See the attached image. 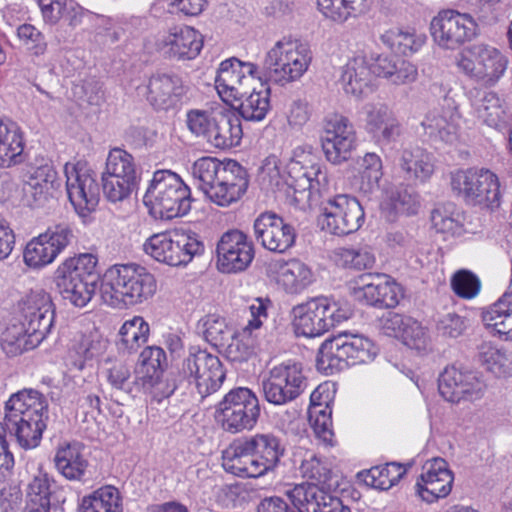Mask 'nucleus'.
Here are the masks:
<instances>
[{
	"label": "nucleus",
	"instance_id": "obj_1",
	"mask_svg": "<svg viewBox=\"0 0 512 512\" xmlns=\"http://www.w3.org/2000/svg\"><path fill=\"white\" fill-rule=\"evenodd\" d=\"M48 419V401L39 391L25 388L10 396L5 403L3 422H0V483L11 475L14 466L6 434L15 437L24 449L36 448L47 428Z\"/></svg>",
	"mask_w": 512,
	"mask_h": 512
},
{
	"label": "nucleus",
	"instance_id": "obj_2",
	"mask_svg": "<svg viewBox=\"0 0 512 512\" xmlns=\"http://www.w3.org/2000/svg\"><path fill=\"white\" fill-rule=\"evenodd\" d=\"M191 173L206 198L220 207L240 201L250 182L247 169L232 159L222 162L214 157H202L194 162Z\"/></svg>",
	"mask_w": 512,
	"mask_h": 512
},
{
	"label": "nucleus",
	"instance_id": "obj_3",
	"mask_svg": "<svg viewBox=\"0 0 512 512\" xmlns=\"http://www.w3.org/2000/svg\"><path fill=\"white\" fill-rule=\"evenodd\" d=\"M157 290L152 273L137 264H116L103 275L100 292L113 307L134 306L150 299Z\"/></svg>",
	"mask_w": 512,
	"mask_h": 512
},
{
	"label": "nucleus",
	"instance_id": "obj_4",
	"mask_svg": "<svg viewBox=\"0 0 512 512\" xmlns=\"http://www.w3.org/2000/svg\"><path fill=\"white\" fill-rule=\"evenodd\" d=\"M192 201L189 186L171 170L155 171L143 197L149 214L161 220L186 215L191 210Z\"/></svg>",
	"mask_w": 512,
	"mask_h": 512
},
{
	"label": "nucleus",
	"instance_id": "obj_5",
	"mask_svg": "<svg viewBox=\"0 0 512 512\" xmlns=\"http://www.w3.org/2000/svg\"><path fill=\"white\" fill-rule=\"evenodd\" d=\"M378 352V347L368 337L345 331L321 344L316 366L319 371L332 375L349 366L371 363Z\"/></svg>",
	"mask_w": 512,
	"mask_h": 512
},
{
	"label": "nucleus",
	"instance_id": "obj_6",
	"mask_svg": "<svg viewBox=\"0 0 512 512\" xmlns=\"http://www.w3.org/2000/svg\"><path fill=\"white\" fill-rule=\"evenodd\" d=\"M98 259L90 253L65 259L54 273V281L63 299L75 307H84L97 289L99 273Z\"/></svg>",
	"mask_w": 512,
	"mask_h": 512
},
{
	"label": "nucleus",
	"instance_id": "obj_7",
	"mask_svg": "<svg viewBox=\"0 0 512 512\" xmlns=\"http://www.w3.org/2000/svg\"><path fill=\"white\" fill-rule=\"evenodd\" d=\"M291 314L296 334L312 338L351 318L353 309L347 302L321 296L294 306Z\"/></svg>",
	"mask_w": 512,
	"mask_h": 512
},
{
	"label": "nucleus",
	"instance_id": "obj_8",
	"mask_svg": "<svg viewBox=\"0 0 512 512\" xmlns=\"http://www.w3.org/2000/svg\"><path fill=\"white\" fill-rule=\"evenodd\" d=\"M312 58L308 43L283 38L267 52L263 64L264 76L276 83L295 81L308 70Z\"/></svg>",
	"mask_w": 512,
	"mask_h": 512
},
{
	"label": "nucleus",
	"instance_id": "obj_9",
	"mask_svg": "<svg viewBox=\"0 0 512 512\" xmlns=\"http://www.w3.org/2000/svg\"><path fill=\"white\" fill-rule=\"evenodd\" d=\"M177 369L182 385L188 392L196 390L201 398L218 391L226 378L220 359L202 349H191Z\"/></svg>",
	"mask_w": 512,
	"mask_h": 512
},
{
	"label": "nucleus",
	"instance_id": "obj_10",
	"mask_svg": "<svg viewBox=\"0 0 512 512\" xmlns=\"http://www.w3.org/2000/svg\"><path fill=\"white\" fill-rule=\"evenodd\" d=\"M261 415L257 395L247 387L230 390L217 408V420L224 431L236 434L252 430Z\"/></svg>",
	"mask_w": 512,
	"mask_h": 512
},
{
	"label": "nucleus",
	"instance_id": "obj_11",
	"mask_svg": "<svg viewBox=\"0 0 512 512\" xmlns=\"http://www.w3.org/2000/svg\"><path fill=\"white\" fill-rule=\"evenodd\" d=\"M452 191L470 205L497 207L500 202V183L488 169H459L451 173Z\"/></svg>",
	"mask_w": 512,
	"mask_h": 512
},
{
	"label": "nucleus",
	"instance_id": "obj_12",
	"mask_svg": "<svg viewBox=\"0 0 512 512\" xmlns=\"http://www.w3.org/2000/svg\"><path fill=\"white\" fill-rule=\"evenodd\" d=\"M144 252L158 262L169 266L187 265L204 252V244L196 234L179 232L157 233L143 244Z\"/></svg>",
	"mask_w": 512,
	"mask_h": 512
},
{
	"label": "nucleus",
	"instance_id": "obj_13",
	"mask_svg": "<svg viewBox=\"0 0 512 512\" xmlns=\"http://www.w3.org/2000/svg\"><path fill=\"white\" fill-rule=\"evenodd\" d=\"M365 220L362 205L356 197L337 194L320 204L318 223L322 230L337 236H345L360 229Z\"/></svg>",
	"mask_w": 512,
	"mask_h": 512
},
{
	"label": "nucleus",
	"instance_id": "obj_14",
	"mask_svg": "<svg viewBox=\"0 0 512 512\" xmlns=\"http://www.w3.org/2000/svg\"><path fill=\"white\" fill-rule=\"evenodd\" d=\"M469 56L461 55L457 67L466 76L486 86H494L504 75L508 60L495 47L477 43L468 48Z\"/></svg>",
	"mask_w": 512,
	"mask_h": 512
},
{
	"label": "nucleus",
	"instance_id": "obj_15",
	"mask_svg": "<svg viewBox=\"0 0 512 512\" xmlns=\"http://www.w3.org/2000/svg\"><path fill=\"white\" fill-rule=\"evenodd\" d=\"M477 24L471 15L456 10H443L430 24L434 42L441 48L456 50L477 35Z\"/></svg>",
	"mask_w": 512,
	"mask_h": 512
},
{
	"label": "nucleus",
	"instance_id": "obj_16",
	"mask_svg": "<svg viewBox=\"0 0 512 512\" xmlns=\"http://www.w3.org/2000/svg\"><path fill=\"white\" fill-rule=\"evenodd\" d=\"M321 146L327 161L340 165L348 161L356 148V132L350 120L340 114L325 118L320 136Z\"/></svg>",
	"mask_w": 512,
	"mask_h": 512
},
{
	"label": "nucleus",
	"instance_id": "obj_17",
	"mask_svg": "<svg viewBox=\"0 0 512 512\" xmlns=\"http://www.w3.org/2000/svg\"><path fill=\"white\" fill-rule=\"evenodd\" d=\"M74 239L68 224L49 227L44 233L30 240L23 252L24 263L33 269L51 264Z\"/></svg>",
	"mask_w": 512,
	"mask_h": 512
},
{
	"label": "nucleus",
	"instance_id": "obj_18",
	"mask_svg": "<svg viewBox=\"0 0 512 512\" xmlns=\"http://www.w3.org/2000/svg\"><path fill=\"white\" fill-rule=\"evenodd\" d=\"M18 322L44 340L54 327L55 309L44 289L31 290L18 302Z\"/></svg>",
	"mask_w": 512,
	"mask_h": 512
},
{
	"label": "nucleus",
	"instance_id": "obj_19",
	"mask_svg": "<svg viewBox=\"0 0 512 512\" xmlns=\"http://www.w3.org/2000/svg\"><path fill=\"white\" fill-rule=\"evenodd\" d=\"M216 257V266L221 273L246 271L255 257L254 244L241 230H228L217 242Z\"/></svg>",
	"mask_w": 512,
	"mask_h": 512
},
{
	"label": "nucleus",
	"instance_id": "obj_20",
	"mask_svg": "<svg viewBox=\"0 0 512 512\" xmlns=\"http://www.w3.org/2000/svg\"><path fill=\"white\" fill-rule=\"evenodd\" d=\"M68 198L75 211L85 217L94 211L99 203L100 189L96 174L85 165L67 163L64 167Z\"/></svg>",
	"mask_w": 512,
	"mask_h": 512
},
{
	"label": "nucleus",
	"instance_id": "obj_21",
	"mask_svg": "<svg viewBox=\"0 0 512 512\" xmlns=\"http://www.w3.org/2000/svg\"><path fill=\"white\" fill-rule=\"evenodd\" d=\"M182 77L174 72H156L144 86V96L156 111H168L181 105L188 92Z\"/></svg>",
	"mask_w": 512,
	"mask_h": 512
},
{
	"label": "nucleus",
	"instance_id": "obj_22",
	"mask_svg": "<svg viewBox=\"0 0 512 512\" xmlns=\"http://www.w3.org/2000/svg\"><path fill=\"white\" fill-rule=\"evenodd\" d=\"M253 230L256 241L271 252L285 253L295 244V228L274 212L259 214Z\"/></svg>",
	"mask_w": 512,
	"mask_h": 512
},
{
	"label": "nucleus",
	"instance_id": "obj_23",
	"mask_svg": "<svg viewBox=\"0 0 512 512\" xmlns=\"http://www.w3.org/2000/svg\"><path fill=\"white\" fill-rule=\"evenodd\" d=\"M438 389L447 401L459 403L462 400L480 399L484 394L485 384L477 373L451 366L440 374Z\"/></svg>",
	"mask_w": 512,
	"mask_h": 512
},
{
	"label": "nucleus",
	"instance_id": "obj_24",
	"mask_svg": "<svg viewBox=\"0 0 512 512\" xmlns=\"http://www.w3.org/2000/svg\"><path fill=\"white\" fill-rule=\"evenodd\" d=\"M423 470L415 484L416 494L427 503L446 498L454 482V474L446 460L440 457L428 460Z\"/></svg>",
	"mask_w": 512,
	"mask_h": 512
},
{
	"label": "nucleus",
	"instance_id": "obj_25",
	"mask_svg": "<svg viewBox=\"0 0 512 512\" xmlns=\"http://www.w3.org/2000/svg\"><path fill=\"white\" fill-rule=\"evenodd\" d=\"M355 295L376 308H394L403 298L402 287L386 274H363Z\"/></svg>",
	"mask_w": 512,
	"mask_h": 512
},
{
	"label": "nucleus",
	"instance_id": "obj_26",
	"mask_svg": "<svg viewBox=\"0 0 512 512\" xmlns=\"http://www.w3.org/2000/svg\"><path fill=\"white\" fill-rule=\"evenodd\" d=\"M258 74V66L251 62H243L235 57L226 59L220 63L215 86L221 97H235L243 95V90L249 88L250 83L256 79L261 80Z\"/></svg>",
	"mask_w": 512,
	"mask_h": 512
},
{
	"label": "nucleus",
	"instance_id": "obj_27",
	"mask_svg": "<svg viewBox=\"0 0 512 512\" xmlns=\"http://www.w3.org/2000/svg\"><path fill=\"white\" fill-rule=\"evenodd\" d=\"M365 129L381 148L397 142L402 125L394 112L384 103H367L363 107Z\"/></svg>",
	"mask_w": 512,
	"mask_h": 512
},
{
	"label": "nucleus",
	"instance_id": "obj_28",
	"mask_svg": "<svg viewBox=\"0 0 512 512\" xmlns=\"http://www.w3.org/2000/svg\"><path fill=\"white\" fill-rule=\"evenodd\" d=\"M157 46L172 59L192 60L203 47V37L190 26H175L160 35Z\"/></svg>",
	"mask_w": 512,
	"mask_h": 512
},
{
	"label": "nucleus",
	"instance_id": "obj_29",
	"mask_svg": "<svg viewBox=\"0 0 512 512\" xmlns=\"http://www.w3.org/2000/svg\"><path fill=\"white\" fill-rule=\"evenodd\" d=\"M53 464L66 480L84 482L90 465L85 454V445L79 441L59 443L55 449Z\"/></svg>",
	"mask_w": 512,
	"mask_h": 512
},
{
	"label": "nucleus",
	"instance_id": "obj_30",
	"mask_svg": "<svg viewBox=\"0 0 512 512\" xmlns=\"http://www.w3.org/2000/svg\"><path fill=\"white\" fill-rule=\"evenodd\" d=\"M246 437L253 451L256 467H259L262 476L275 472L286 453L283 440L271 432L256 433Z\"/></svg>",
	"mask_w": 512,
	"mask_h": 512
},
{
	"label": "nucleus",
	"instance_id": "obj_31",
	"mask_svg": "<svg viewBox=\"0 0 512 512\" xmlns=\"http://www.w3.org/2000/svg\"><path fill=\"white\" fill-rule=\"evenodd\" d=\"M247 437L234 440L222 452V467L225 472L240 478L262 477Z\"/></svg>",
	"mask_w": 512,
	"mask_h": 512
},
{
	"label": "nucleus",
	"instance_id": "obj_32",
	"mask_svg": "<svg viewBox=\"0 0 512 512\" xmlns=\"http://www.w3.org/2000/svg\"><path fill=\"white\" fill-rule=\"evenodd\" d=\"M25 138L20 126L10 119H0V167L11 168L25 160Z\"/></svg>",
	"mask_w": 512,
	"mask_h": 512
},
{
	"label": "nucleus",
	"instance_id": "obj_33",
	"mask_svg": "<svg viewBox=\"0 0 512 512\" xmlns=\"http://www.w3.org/2000/svg\"><path fill=\"white\" fill-rule=\"evenodd\" d=\"M373 71L365 55H356L344 67L341 81L347 94L360 97L373 91Z\"/></svg>",
	"mask_w": 512,
	"mask_h": 512
},
{
	"label": "nucleus",
	"instance_id": "obj_34",
	"mask_svg": "<svg viewBox=\"0 0 512 512\" xmlns=\"http://www.w3.org/2000/svg\"><path fill=\"white\" fill-rule=\"evenodd\" d=\"M242 135L241 121L237 116L216 112V119L205 142L216 149L226 150L238 146Z\"/></svg>",
	"mask_w": 512,
	"mask_h": 512
},
{
	"label": "nucleus",
	"instance_id": "obj_35",
	"mask_svg": "<svg viewBox=\"0 0 512 512\" xmlns=\"http://www.w3.org/2000/svg\"><path fill=\"white\" fill-rule=\"evenodd\" d=\"M398 165L404 177L410 181L424 182L434 172L432 155L418 146L404 148L399 156Z\"/></svg>",
	"mask_w": 512,
	"mask_h": 512
},
{
	"label": "nucleus",
	"instance_id": "obj_36",
	"mask_svg": "<svg viewBox=\"0 0 512 512\" xmlns=\"http://www.w3.org/2000/svg\"><path fill=\"white\" fill-rule=\"evenodd\" d=\"M243 95H237L235 100L239 101L238 112L247 121H262L271 110L270 87L260 83V89L255 87L252 91L248 88L242 91Z\"/></svg>",
	"mask_w": 512,
	"mask_h": 512
},
{
	"label": "nucleus",
	"instance_id": "obj_37",
	"mask_svg": "<svg viewBox=\"0 0 512 512\" xmlns=\"http://www.w3.org/2000/svg\"><path fill=\"white\" fill-rule=\"evenodd\" d=\"M329 494L324 487L309 482L296 484L285 492L293 512H318Z\"/></svg>",
	"mask_w": 512,
	"mask_h": 512
},
{
	"label": "nucleus",
	"instance_id": "obj_38",
	"mask_svg": "<svg viewBox=\"0 0 512 512\" xmlns=\"http://www.w3.org/2000/svg\"><path fill=\"white\" fill-rule=\"evenodd\" d=\"M56 179L57 172L48 160L33 168L24 188L26 195L31 194L33 198L29 205H42L47 200L50 190L54 188Z\"/></svg>",
	"mask_w": 512,
	"mask_h": 512
},
{
	"label": "nucleus",
	"instance_id": "obj_39",
	"mask_svg": "<svg viewBox=\"0 0 512 512\" xmlns=\"http://www.w3.org/2000/svg\"><path fill=\"white\" fill-rule=\"evenodd\" d=\"M67 492L57 484L52 476L39 472L27 485L26 500L51 502L54 506H62L66 502Z\"/></svg>",
	"mask_w": 512,
	"mask_h": 512
},
{
	"label": "nucleus",
	"instance_id": "obj_40",
	"mask_svg": "<svg viewBox=\"0 0 512 512\" xmlns=\"http://www.w3.org/2000/svg\"><path fill=\"white\" fill-rule=\"evenodd\" d=\"M161 375H142L140 377V391L149 395L152 401L157 403L169 398L176 390L182 394L188 393L187 388L180 382L178 369L172 370L166 379H161Z\"/></svg>",
	"mask_w": 512,
	"mask_h": 512
},
{
	"label": "nucleus",
	"instance_id": "obj_41",
	"mask_svg": "<svg viewBox=\"0 0 512 512\" xmlns=\"http://www.w3.org/2000/svg\"><path fill=\"white\" fill-rule=\"evenodd\" d=\"M478 119L496 130H502L508 122V113L504 100L492 91L484 92L475 103Z\"/></svg>",
	"mask_w": 512,
	"mask_h": 512
},
{
	"label": "nucleus",
	"instance_id": "obj_42",
	"mask_svg": "<svg viewBox=\"0 0 512 512\" xmlns=\"http://www.w3.org/2000/svg\"><path fill=\"white\" fill-rule=\"evenodd\" d=\"M43 340L27 331L19 322L9 325L1 336V348L8 357L36 348Z\"/></svg>",
	"mask_w": 512,
	"mask_h": 512
},
{
	"label": "nucleus",
	"instance_id": "obj_43",
	"mask_svg": "<svg viewBox=\"0 0 512 512\" xmlns=\"http://www.w3.org/2000/svg\"><path fill=\"white\" fill-rule=\"evenodd\" d=\"M277 280L286 292L296 294L313 283L314 275L306 264L298 259H291L280 266Z\"/></svg>",
	"mask_w": 512,
	"mask_h": 512
},
{
	"label": "nucleus",
	"instance_id": "obj_44",
	"mask_svg": "<svg viewBox=\"0 0 512 512\" xmlns=\"http://www.w3.org/2000/svg\"><path fill=\"white\" fill-rule=\"evenodd\" d=\"M140 169L137 168L134 157L121 148L110 150L106 159L103 177L119 179L121 181L140 182Z\"/></svg>",
	"mask_w": 512,
	"mask_h": 512
},
{
	"label": "nucleus",
	"instance_id": "obj_45",
	"mask_svg": "<svg viewBox=\"0 0 512 512\" xmlns=\"http://www.w3.org/2000/svg\"><path fill=\"white\" fill-rule=\"evenodd\" d=\"M425 132L433 139L447 144L458 140V128L452 112H441L437 109L429 111L422 121Z\"/></svg>",
	"mask_w": 512,
	"mask_h": 512
},
{
	"label": "nucleus",
	"instance_id": "obj_46",
	"mask_svg": "<svg viewBox=\"0 0 512 512\" xmlns=\"http://www.w3.org/2000/svg\"><path fill=\"white\" fill-rule=\"evenodd\" d=\"M317 4L325 17L343 23L366 14L371 0H317Z\"/></svg>",
	"mask_w": 512,
	"mask_h": 512
},
{
	"label": "nucleus",
	"instance_id": "obj_47",
	"mask_svg": "<svg viewBox=\"0 0 512 512\" xmlns=\"http://www.w3.org/2000/svg\"><path fill=\"white\" fill-rule=\"evenodd\" d=\"M149 334V324L141 316H134L121 326L117 348L123 353L136 352L142 344L147 342Z\"/></svg>",
	"mask_w": 512,
	"mask_h": 512
},
{
	"label": "nucleus",
	"instance_id": "obj_48",
	"mask_svg": "<svg viewBox=\"0 0 512 512\" xmlns=\"http://www.w3.org/2000/svg\"><path fill=\"white\" fill-rule=\"evenodd\" d=\"M198 328L201 330L205 341L216 348L219 353L235 336L236 332L233 327L226 323L224 318L215 314L205 316L199 322Z\"/></svg>",
	"mask_w": 512,
	"mask_h": 512
},
{
	"label": "nucleus",
	"instance_id": "obj_49",
	"mask_svg": "<svg viewBox=\"0 0 512 512\" xmlns=\"http://www.w3.org/2000/svg\"><path fill=\"white\" fill-rule=\"evenodd\" d=\"M407 468L398 462H390L385 466H375L369 469L364 482L379 490H388L396 485L406 474Z\"/></svg>",
	"mask_w": 512,
	"mask_h": 512
},
{
	"label": "nucleus",
	"instance_id": "obj_50",
	"mask_svg": "<svg viewBox=\"0 0 512 512\" xmlns=\"http://www.w3.org/2000/svg\"><path fill=\"white\" fill-rule=\"evenodd\" d=\"M269 374L298 395H301L308 386L303 365L295 360H287L274 366Z\"/></svg>",
	"mask_w": 512,
	"mask_h": 512
},
{
	"label": "nucleus",
	"instance_id": "obj_51",
	"mask_svg": "<svg viewBox=\"0 0 512 512\" xmlns=\"http://www.w3.org/2000/svg\"><path fill=\"white\" fill-rule=\"evenodd\" d=\"M256 340L251 331L244 328L242 333L235 332V336L222 349L223 354L230 362H247L255 353Z\"/></svg>",
	"mask_w": 512,
	"mask_h": 512
},
{
	"label": "nucleus",
	"instance_id": "obj_52",
	"mask_svg": "<svg viewBox=\"0 0 512 512\" xmlns=\"http://www.w3.org/2000/svg\"><path fill=\"white\" fill-rule=\"evenodd\" d=\"M360 165L361 185L360 189L365 193H371L379 188L383 176V166L380 156L374 152L366 153Z\"/></svg>",
	"mask_w": 512,
	"mask_h": 512
},
{
	"label": "nucleus",
	"instance_id": "obj_53",
	"mask_svg": "<svg viewBox=\"0 0 512 512\" xmlns=\"http://www.w3.org/2000/svg\"><path fill=\"white\" fill-rule=\"evenodd\" d=\"M299 469L304 478L321 487H324L331 479L332 471L329 464L311 452L306 453Z\"/></svg>",
	"mask_w": 512,
	"mask_h": 512
},
{
	"label": "nucleus",
	"instance_id": "obj_54",
	"mask_svg": "<svg viewBox=\"0 0 512 512\" xmlns=\"http://www.w3.org/2000/svg\"><path fill=\"white\" fill-rule=\"evenodd\" d=\"M143 375H161L168 366L166 352L159 346H147L139 356Z\"/></svg>",
	"mask_w": 512,
	"mask_h": 512
},
{
	"label": "nucleus",
	"instance_id": "obj_55",
	"mask_svg": "<svg viewBox=\"0 0 512 512\" xmlns=\"http://www.w3.org/2000/svg\"><path fill=\"white\" fill-rule=\"evenodd\" d=\"M450 207H453V205L435 208L431 214L432 225L439 233L460 235L462 233L460 215L450 211Z\"/></svg>",
	"mask_w": 512,
	"mask_h": 512
},
{
	"label": "nucleus",
	"instance_id": "obj_56",
	"mask_svg": "<svg viewBox=\"0 0 512 512\" xmlns=\"http://www.w3.org/2000/svg\"><path fill=\"white\" fill-rule=\"evenodd\" d=\"M478 360L488 371L498 376L503 375L509 365L507 354L489 344L480 346Z\"/></svg>",
	"mask_w": 512,
	"mask_h": 512
},
{
	"label": "nucleus",
	"instance_id": "obj_57",
	"mask_svg": "<svg viewBox=\"0 0 512 512\" xmlns=\"http://www.w3.org/2000/svg\"><path fill=\"white\" fill-rule=\"evenodd\" d=\"M262 389L266 401L278 406L290 403L300 396L270 374L262 381Z\"/></svg>",
	"mask_w": 512,
	"mask_h": 512
},
{
	"label": "nucleus",
	"instance_id": "obj_58",
	"mask_svg": "<svg viewBox=\"0 0 512 512\" xmlns=\"http://www.w3.org/2000/svg\"><path fill=\"white\" fill-rule=\"evenodd\" d=\"M381 39L392 51L397 54L408 55L418 49V44L413 33L400 29L386 31Z\"/></svg>",
	"mask_w": 512,
	"mask_h": 512
},
{
	"label": "nucleus",
	"instance_id": "obj_59",
	"mask_svg": "<svg viewBox=\"0 0 512 512\" xmlns=\"http://www.w3.org/2000/svg\"><path fill=\"white\" fill-rule=\"evenodd\" d=\"M215 119L216 113L208 110L191 109L186 113V125L188 130L204 141H206Z\"/></svg>",
	"mask_w": 512,
	"mask_h": 512
},
{
	"label": "nucleus",
	"instance_id": "obj_60",
	"mask_svg": "<svg viewBox=\"0 0 512 512\" xmlns=\"http://www.w3.org/2000/svg\"><path fill=\"white\" fill-rule=\"evenodd\" d=\"M337 255L343 267L356 270L371 268L375 262L374 255L366 248H341Z\"/></svg>",
	"mask_w": 512,
	"mask_h": 512
},
{
	"label": "nucleus",
	"instance_id": "obj_61",
	"mask_svg": "<svg viewBox=\"0 0 512 512\" xmlns=\"http://www.w3.org/2000/svg\"><path fill=\"white\" fill-rule=\"evenodd\" d=\"M139 182L121 181L102 176V190L106 199L112 203L122 202L128 199L138 188Z\"/></svg>",
	"mask_w": 512,
	"mask_h": 512
},
{
	"label": "nucleus",
	"instance_id": "obj_62",
	"mask_svg": "<svg viewBox=\"0 0 512 512\" xmlns=\"http://www.w3.org/2000/svg\"><path fill=\"white\" fill-rule=\"evenodd\" d=\"M130 370L125 365H115L108 370L107 379L113 388L123 391L128 395L134 396L140 392V377L135 381H130Z\"/></svg>",
	"mask_w": 512,
	"mask_h": 512
},
{
	"label": "nucleus",
	"instance_id": "obj_63",
	"mask_svg": "<svg viewBox=\"0 0 512 512\" xmlns=\"http://www.w3.org/2000/svg\"><path fill=\"white\" fill-rule=\"evenodd\" d=\"M451 286L456 295L461 298H474L480 291L479 278L468 270L458 271L451 280Z\"/></svg>",
	"mask_w": 512,
	"mask_h": 512
},
{
	"label": "nucleus",
	"instance_id": "obj_64",
	"mask_svg": "<svg viewBox=\"0 0 512 512\" xmlns=\"http://www.w3.org/2000/svg\"><path fill=\"white\" fill-rule=\"evenodd\" d=\"M17 36L35 56L43 55L47 50L45 36L35 26L22 24L17 28Z\"/></svg>",
	"mask_w": 512,
	"mask_h": 512
}]
</instances>
